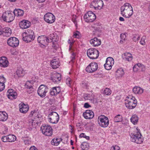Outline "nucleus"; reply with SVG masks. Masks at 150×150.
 I'll return each mask as SVG.
<instances>
[{
    "label": "nucleus",
    "mask_w": 150,
    "mask_h": 150,
    "mask_svg": "<svg viewBox=\"0 0 150 150\" xmlns=\"http://www.w3.org/2000/svg\"><path fill=\"white\" fill-rule=\"evenodd\" d=\"M73 36L75 38H79L81 37V34L79 31H76L74 33Z\"/></svg>",
    "instance_id": "nucleus-44"
},
{
    "label": "nucleus",
    "mask_w": 150,
    "mask_h": 150,
    "mask_svg": "<svg viewBox=\"0 0 150 150\" xmlns=\"http://www.w3.org/2000/svg\"><path fill=\"white\" fill-rule=\"evenodd\" d=\"M40 129L42 134L45 136H50L52 134V129L50 125H43Z\"/></svg>",
    "instance_id": "nucleus-8"
},
{
    "label": "nucleus",
    "mask_w": 150,
    "mask_h": 150,
    "mask_svg": "<svg viewBox=\"0 0 150 150\" xmlns=\"http://www.w3.org/2000/svg\"><path fill=\"white\" fill-rule=\"evenodd\" d=\"M7 96L8 98L10 99H16L17 97V93L12 89H10L8 90Z\"/></svg>",
    "instance_id": "nucleus-19"
},
{
    "label": "nucleus",
    "mask_w": 150,
    "mask_h": 150,
    "mask_svg": "<svg viewBox=\"0 0 150 150\" xmlns=\"http://www.w3.org/2000/svg\"><path fill=\"white\" fill-rule=\"evenodd\" d=\"M33 81H28L26 82L25 87V88L30 89V91L33 89Z\"/></svg>",
    "instance_id": "nucleus-34"
},
{
    "label": "nucleus",
    "mask_w": 150,
    "mask_h": 150,
    "mask_svg": "<svg viewBox=\"0 0 150 150\" xmlns=\"http://www.w3.org/2000/svg\"><path fill=\"white\" fill-rule=\"evenodd\" d=\"M90 43L93 46H98L101 44L100 40L96 38H95L90 40Z\"/></svg>",
    "instance_id": "nucleus-26"
},
{
    "label": "nucleus",
    "mask_w": 150,
    "mask_h": 150,
    "mask_svg": "<svg viewBox=\"0 0 150 150\" xmlns=\"http://www.w3.org/2000/svg\"><path fill=\"white\" fill-rule=\"evenodd\" d=\"M34 33L33 30L28 29L23 34V39L25 42L28 43L33 41L35 38Z\"/></svg>",
    "instance_id": "nucleus-3"
},
{
    "label": "nucleus",
    "mask_w": 150,
    "mask_h": 150,
    "mask_svg": "<svg viewBox=\"0 0 150 150\" xmlns=\"http://www.w3.org/2000/svg\"><path fill=\"white\" fill-rule=\"evenodd\" d=\"M98 65L96 62L91 63L86 68V71L87 72L93 73L96 71L98 69Z\"/></svg>",
    "instance_id": "nucleus-15"
},
{
    "label": "nucleus",
    "mask_w": 150,
    "mask_h": 150,
    "mask_svg": "<svg viewBox=\"0 0 150 150\" xmlns=\"http://www.w3.org/2000/svg\"><path fill=\"white\" fill-rule=\"evenodd\" d=\"M5 87V85L0 83V92L3 91Z\"/></svg>",
    "instance_id": "nucleus-54"
},
{
    "label": "nucleus",
    "mask_w": 150,
    "mask_h": 150,
    "mask_svg": "<svg viewBox=\"0 0 150 150\" xmlns=\"http://www.w3.org/2000/svg\"><path fill=\"white\" fill-rule=\"evenodd\" d=\"M130 120L132 123L135 125L137 124L138 122V117L137 115H134L132 116Z\"/></svg>",
    "instance_id": "nucleus-32"
},
{
    "label": "nucleus",
    "mask_w": 150,
    "mask_h": 150,
    "mask_svg": "<svg viewBox=\"0 0 150 150\" xmlns=\"http://www.w3.org/2000/svg\"><path fill=\"white\" fill-rule=\"evenodd\" d=\"M116 72L118 76L119 77H122L124 74L123 69L121 68L118 69Z\"/></svg>",
    "instance_id": "nucleus-39"
},
{
    "label": "nucleus",
    "mask_w": 150,
    "mask_h": 150,
    "mask_svg": "<svg viewBox=\"0 0 150 150\" xmlns=\"http://www.w3.org/2000/svg\"><path fill=\"white\" fill-rule=\"evenodd\" d=\"M141 134L139 132L136 133H132L130 135L131 141L137 144H141L143 142V139L141 137Z\"/></svg>",
    "instance_id": "nucleus-6"
},
{
    "label": "nucleus",
    "mask_w": 150,
    "mask_h": 150,
    "mask_svg": "<svg viewBox=\"0 0 150 150\" xmlns=\"http://www.w3.org/2000/svg\"><path fill=\"white\" fill-rule=\"evenodd\" d=\"M60 61L59 59L54 57L51 61V65L53 69H56L60 66Z\"/></svg>",
    "instance_id": "nucleus-18"
},
{
    "label": "nucleus",
    "mask_w": 150,
    "mask_h": 150,
    "mask_svg": "<svg viewBox=\"0 0 150 150\" xmlns=\"http://www.w3.org/2000/svg\"><path fill=\"white\" fill-rule=\"evenodd\" d=\"M111 93V91L108 88H106L103 91V93L106 95H110Z\"/></svg>",
    "instance_id": "nucleus-41"
},
{
    "label": "nucleus",
    "mask_w": 150,
    "mask_h": 150,
    "mask_svg": "<svg viewBox=\"0 0 150 150\" xmlns=\"http://www.w3.org/2000/svg\"><path fill=\"white\" fill-rule=\"evenodd\" d=\"M140 38V37L138 35H135L133 37L132 40L133 41L137 42L139 39Z\"/></svg>",
    "instance_id": "nucleus-49"
},
{
    "label": "nucleus",
    "mask_w": 150,
    "mask_h": 150,
    "mask_svg": "<svg viewBox=\"0 0 150 150\" xmlns=\"http://www.w3.org/2000/svg\"><path fill=\"white\" fill-rule=\"evenodd\" d=\"M19 25L22 29L28 28L30 26V22L27 20H23L20 22Z\"/></svg>",
    "instance_id": "nucleus-23"
},
{
    "label": "nucleus",
    "mask_w": 150,
    "mask_h": 150,
    "mask_svg": "<svg viewBox=\"0 0 150 150\" xmlns=\"http://www.w3.org/2000/svg\"><path fill=\"white\" fill-rule=\"evenodd\" d=\"M51 79L55 83H57L61 80V75L59 73L54 74L51 77Z\"/></svg>",
    "instance_id": "nucleus-22"
},
{
    "label": "nucleus",
    "mask_w": 150,
    "mask_h": 150,
    "mask_svg": "<svg viewBox=\"0 0 150 150\" xmlns=\"http://www.w3.org/2000/svg\"><path fill=\"white\" fill-rule=\"evenodd\" d=\"M2 17L3 20L6 22L12 21L15 18L14 15L12 11H7L3 13Z\"/></svg>",
    "instance_id": "nucleus-4"
},
{
    "label": "nucleus",
    "mask_w": 150,
    "mask_h": 150,
    "mask_svg": "<svg viewBox=\"0 0 150 150\" xmlns=\"http://www.w3.org/2000/svg\"><path fill=\"white\" fill-rule=\"evenodd\" d=\"M15 74L17 77H19L23 76L24 75V72L23 69L20 68L17 70Z\"/></svg>",
    "instance_id": "nucleus-29"
},
{
    "label": "nucleus",
    "mask_w": 150,
    "mask_h": 150,
    "mask_svg": "<svg viewBox=\"0 0 150 150\" xmlns=\"http://www.w3.org/2000/svg\"><path fill=\"white\" fill-rule=\"evenodd\" d=\"M44 19L47 23H52L55 21V17L52 13H48L45 15Z\"/></svg>",
    "instance_id": "nucleus-13"
},
{
    "label": "nucleus",
    "mask_w": 150,
    "mask_h": 150,
    "mask_svg": "<svg viewBox=\"0 0 150 150\" xmlns=\"http://www.w3.org/2000/svg\"><path fill=\"white\" fill-rule=\"evenodd\" d=\"M7 114L5 112H0V121L4 122L8 119Z\"/></svg>",
    "instance_id": "nucleus-27"
},
{
    "label": "nucleus",
    "mask_w": 150,
    "mask_h": 150,
    "mask_svg": "<svg viewBox=\"0 0 150 150\" xmlns=\"http://www.w3.org/2000/svg\"><path fill=\"white\" fill-rule=\"evenodd\" d=\"M38 41L41 44L44 45L47 42H52V40L44 35H41L38 37Z\"/></svg>",
    "instance_id": "nucleus-16"
},
{
    "label": "nucleus",
    "mask_w": 150,
    "mask_h": 150,
    "mask_svg": "<svg viewBox=\"0 0 150 150\" xmlns=\"http://www.w3.org/2000/svg\"><path fill=\"white\" fill-rule=\"evenodd\" d=\"M103 3L102 0H94L91 3V7H93L95 10H100L103 6Z\"/></svg>",
    "instance_id": "nucleus-12"
},
{
    "label": "nucleus",
    "mask_w": 150,
    "mask_h": 150,
    "mask_svg": "<svg viewBox=\"0 0 150 150\" xmlns=\"http://www.w3.org/2000/svg\"><path fill=\"white\" fill-rule=\"evenodd\" d=\"M89 146L88 144L86 142H83L81 145V148L82 150H87Z\"/></svg>",
    "instance_id": "nucleus-37"
},
{
    "label": "nucleus",
    "mask_w": 150,
    "mask_h": 150,
    "mask_svg": "<svg viewBox=\"0 0 150 150\" xmlns=\"http://www.w3.org/2000/svg\"><path fill=\"white\" fill-rule=\"evenodd\" d=\"M4 32V35L6 37H8L10 36L12 33L11 28L8 27L6 28Z\"/></svg>",
    "instance_id": "nucleus-35"
},
{
    "label": "nucleus",
    "mask_w": 150,
    "mask_h": 150,
    "mask_svg": "<svg viewBox=\"0 0 150 150\" xmlns=\"http://www.w3.org/2000/svg\"><path fill=\"white\" fill-rule=\"evenodd\" d=\"M137 101L134 97L129 95L126 98L125 100L126 107L128 108L132 109L136 106Z\"/></svg>",
    "instance_id": "nucleus-2"
},
{
    "label": "nucleus",
    "mask_w": 150,
    "mask_h": 150,
    "mask_svg": "<svg viewBox=\"0 0 150 150\" xmlns=\"http://www.w3.org/2000/svg\"><path fill=\"white\" fill-rule=\"evenodd\" d=\"M141 65V64H138L135 65L133 67V71H137Z\"/></svg>",
    "instance_id": "nucleus-47"
},
{
    "label": "nucleus",
    "mask_w": 150,
    "mask_h": 150,
    "mask_svg": "<svg viewBox=\"0 0 150 150\" xmlns=\"http://www.w3.org/2000/svg\"><path fill=\"white\" fill-rule=\"evenodd\" d=\"M6 81V79L3 76H0V83L5 85L4 83Z\"/></svg>",
    "instance_id": "nucleus-48"
},
{
    "label": "nucleus",
    "mask_w": 150,
    "mask_h": 150,
    "mask_svg": "<svg viewBox=\"0 0 150 150\" xmlns=\"http://www.w3.org/2000/svg\"><path fill=\"white\" fill-rule=\"evenodd\" d=\"M120 148L118 146H113L111 148L110 150H120Z\"/></svg>",
    "instance_id": "nucleus-52"
},
{
    "label": "nucleus",
    "mask_w": 150,
    "mask_h": 150,
    "mask_svg": "<svg viewBox=\"0 0 150 150\" xmlns=\"http://www.w3.org/2000/svg\"><path fill=\"white\" fill-rule=\"evenodd\" d=\"M8 141L9 142H13L16 139V136L13 135H9L8 136Z\"/></svg>",
    "instance_id": "nucleus-38"
},
{
    "label": "nucleus",
    "mask_w": 150,
    "mask_h": 150,
    "mask_svg": "<svg viewBox=\"0 0 150 150\" xmlns=\"http://www.w3.org/2000/svg\"><path fill=\"white\" fill-rule=\"evenodd\" d=\"M124 59L128 61H131L133 58L132 55L129 52H125L123 56Z\"/></svg>",
    "instance_id": "nucleus-28"
},
{
    "label": "nucleus",
    "mask_w": 150,
    "mask_h": 150,
    "mask_svg": "<svg viewBox=\"0 0 150 150\" xmlns=\"http://www.w3.org/2000/svg\"><path fill=\"white\" fill-rule=\"evenodd\" d=\"M121 14L124 17L129 18L133 14V10L131 5L126 3L120 8Z\"/></svg>",
    "instance_id": "nucleus-1"
},
{
    "label": "nucleus",
    "mask_w": 150,
    "mask_h": 150,
    "mask_svg": "<svg viewBox=\"0 0 150 150\" xmlns=\"http://www.w3.org/2000/svg\"><path fill=\"white\" fill-rule=\"evenodd\" d=\"M20 111L23 113H25L28 111L29 109L28 105H25L23 103L22 104H20L19 105Z\"/></svg>",
    "instance_id": "nucleus-25"
},
{
    "label": "nucleus",
    "mask_w": 150,
    "mask_h": 150,
    "mask_svg": "<svg viewBox=\"0 0 150 150\" xmlns=\"http://www.w3.org/2000/svg\"><path fill=\"white\" fill-rule=\"evenodd\" d=\"M24 142L25 144L28 145L30 144V142L28 139H27L24 140Z\"/></svg>",
    "instance_id": "nucleus-56"
},
{
    "label": "nucleus",
    "mask_w": 150,
    "mask_h": 150,
    "mask_svg": "<svg viewBox=\"0 0 150 150\" xmlns=\"http://www.w3.org/2000/svg\"><path fill=\"white\" fill-rule=\"evenodd\" d=\"M61 141L60 138H54L52 140L51 144L53 145L57 146L59 144Z\"/></svg>",
    "instance_id": "nucleus-36"
},
{
    "label": "nucleus",
    "mask_w": 150,
    "mask_h": 150,
    "mask_svg": "<svg viewBox=\"0 0 150 150\" xmlns=\"http://www.w3.org/2000/svg\"><path fill=\"white\" fill-rule=\"evenodd\" d=\"M48 90V88L47 86L41 85L38 88V93L41 97L43 98L46 96V93Z\"/></svg>",
    "instance_id": "nucleus-11"
},
{
    "label": "nucleus",
    "mask_w": 150,
    "mask_h": 150,
    "mask_svg": "<svg viewBox=\"0 0 150 150\" xmlns=\"http://www.w3.org/2000/svg\"><path fill=\"white\" fill-rule=\"evenodd\" d=\"M74 24H75V26H76V27H77V21L76 20H74Z\"/></svg>",
    "instance_id": "nucleus-64"
},
{
    "label": "nucleus",
    "mask_w": 150,
    "mask_h": 150,
    "mask_svg": "<svg viewBox=\"0 0 150 150\" xmlns=\"http://www.w3.org/2000/svg\"><path fill=\"white\" fill-rule=\"evenodd\" d=\"M120 43H124L126 40V35L125 34H121L120 35Z\"/></svg>",
    "instance_id": "nucleus-40"
},
{
    "label": "nucleus",
    "mask_w": 150,
    "mask_h": 150,
    "mask_svg": "<svg viewBox=\"0 0 150 150\" xmlns=\"http://www.w3.org/2000/svg\"><path fill=\"white\" fill-rule=\"evenodd\" d=\"M84 107L86 108H88L89 107H91L90 105L88 103H86L84 104Z\"/></svg>",
    "instance_id": "nucleus-58"
},
{
    "label": "nucleus",
    "mask_w": 150,
    "mask_h": 150,
    "mask_svg": "<svg viewBox=\"0 0 150 150\" xmlns=\"http://www.w3.org/2000/svg\"><path fill=\"white\" fill-rule=\"evenodd\" d=\"M97 24H95V25L94 26V27L95 28V30L96 31H99V30L100 29L99 27H98L97 28Z\"/></svg>",
    "instance_id": "nucleus-59"
},
{
    "label": "nucleus",
    "mask_w": 150,
    "mask_h": 150,
    "mask_svg": "<svg viewBox=\"0 0 150 150\" xmlns=\"http://www.w3.org/2000/svg\"><path fill=\"white\" fill-rule=\"evenodd\" d=\"M5 130L4 131V134H6V132H7L8 130L7 128L6 127H5Z\"/></svg>",
    "instance_id": "nucleus-63"
},
{
    "label": "nucleus",
    "mask_w": 150,
    "mask_h": 150,
    "mask_svg": "<svg viewBox=\"0 0 150 150\" xmlns=\"http://www.w3.org/2000/svg\"><path fill=\"white\" fill-rule=\"evenodd\" d=\"M83 115L86 119H91L94 116L93 112L91 110H87L83 113Z\"/></svg>",
    "instance_id": "nucleus-20"
},
{
    "label": "nucleus",
    "mask_w": 150,
    "mask_h": 150,
    "mask_svg": "<svg viewBox=\"0 0 150 150\" xmlns=\"http://www.w3.org/2000/svg\"><path fill=\"white\" fill-rule=\"evenodd\" d=\"M30 117H32L34 119L36 118L37 117V116H38V113L35 111H32L29 115Z\"/></svg>",
    "instance_id": "nucleus-42"
},
{
    "label": "nucleus",
    "mask_w": 150,
    "mask_h": 150,
    "mask_svg": "<svg viewBox=\"0 0 150 150\" xmlns=\"http://www.w3.org/2000/svg\"><path fill=\"white\" fill-rule=\"evenodd\" d=\"M119 20L121 21H125L124 18L122 17H120L119 18Z\"/></svg>",
    "instance_id": "nucleus-62"
},
{
    "label": "nucleus",
    "mask_w": 150,
    "mask_h": 150,
    "mask_svg": "<svg viewBox=\"0 0 150 150\" xmlns=\"http://www.w3.org/2000/svg\"><path fill=\"white\" fill-rule=\"evenodd\" d=\"M122 120V115L118 114L115 116L113 119L114 122H120Z\"/></svg>",
    "instance_id": "nucleus-33"
},
{
    "label": "nucleus",
    "mask_w": 150,
    "mask_h": 150,
    "mask_svg": "<svg viewBox=\"0 0 150 150\" xmlns=\"http://www.w3.org/2000/svg\"><path fill=\"white\" fill-rule=\"evenodd\" d=\"M79 137H84L87 140H89V137L88 136H86L85 134L84 133H82L80 134L79 135Z\"/></svg>",
    "instance_id": "nucleus-50"
},
{
    "label": "nucleus",
    "mask_w": 150,
    "mask_h": 150,
    "mask_svg": "<svg viewBox=\"0 0 150 150\" xmlns=\"http://www.w3.org/2000/svg\"><path fill=\"white\" fill-rule=\"evenodd\" d=\"M88 56L91 59H95L98 57L99 52L95 48H90L87 52Z\"/></svg>",
    "instance_id": "nucleus-7"
},
{
    "label": "nucleus",
    "mask_w": 150,
    "mask_h": 150,
    "mask_svg": "<svg viewBox=\"0 0 150 150\" xmlns=\"http://www.w3.org/2000/svg\"><path fill=\"white\" fill-rule=\"evenodd\" d=\"M71 61L73 62L74 60V59L76 55V53L74 52H73L71 51Z\"/></svg>",
    "instance_id": "nucleus-51"
},
{
    "label": "nucleus",
    "mask_w": 150,
    "mask_h": 150,
    "mask_svg": "<svg viewBox=\"0 0 150 150\" xmlns=\"http://www.w3.org/2000/svg\"><path fill=\"white\" fill-rule=\"evenodd\" d=\"M74 42V41H72L71 42V43L70 44L69 46V50H71L72 46V45L73 44Z\"/></svg>",
    "instance_id": "nucleus-60"
},
{
    "label": "nucleus",
    "mask_w": 150,
    "mask_h": 150,
    "mask_svg": "<svg viewBox=\"0 0 150 150\" xmlns=\"http://www.w3.org/2000/svg\"><path fill=\"white\" fill-rule=\"evenodd\" d=\"M146 37L145 36H143L142 37L141 40L140 41V43L142 45H145V40Z\"/></svg>",
    "instance_id": "nucleus-46"
},
{
    "label": "nucleus",
    "mask_w": 150,
    "mask_h": 150,
    "mask_svg": "<svg viewBox=\"0 0 150 150\" xmlns=\"http://www.w3.org/2000/svg\"><path fill=\"white\" fill-rule=\"evenodd\" d=\"M84 19L87 22H93L96 19L95 14L91 11H88L83 16Z\"/></svg>",
    "instance_id": "nucleus-10"
},
{
    "label": "nucleus",
    "mask_w": 150,
    "mask_h": 150,
    "mask_svg": "<svg viewBox=\"0 0 150 150\" xmlns=\"http://www.w3.org/2000/svg\"><path fill=\"white\" fill-rule=\"evenodd\" d=\"M72 82V81L69 77H67L66 79V83L68 86H70Z\"/></svg>",
    "instance_id": "nucleus-45"
},
{
    "label": "nucleus",
    "mask_w": 150,
    "mask_h": 150,
    "mask_svg": "<svg viewBox=\"0 0 150 150\" xmlns=\"http://www.w3.org/2000/svg\"><path fill=\"white\" fill-rule=\"evenodd\" d=\"M133 92L136 94H141L143 92V89L140 87H134L133 89Z\"/></svg>",
    "instance_id": "nucleus-31"
},
{
    "label": "nucleus",
    "mask_w": 150,
    "mask_h": 150,
    "mask_svg": "<svg viewBox=\"0 0 150 150\" xmlns=\"http://www.w3.org/2000/svg\"><path fill=\"white\" fill-rule=\"evenodd\" d=\"M8 136H4L2 137L1 138V140L2 141L4 142H8Z\"/></svg>",
    "instance_id": "nucleus-53"
},
{
    "label": "nucleus",
    "mask_w": 150,
    "mask_h": 150,
    "mask_svg": "<svg viewBox=\"0 0 150 150\" xmlns=\"http://www.w3.org/2000/svg\"><path fill=\"white\" fill-rule=\"evenodd\" d=\"M8 62L7 58L3 57L0 58V66L1 67H7L8 65Z\"/></svg>",
    "instance_id": "nucleus-21"
},
{
    "label": "nucleus",
    "mask_w": 150,
    "mask_h": 150,
    "mask_svg": "<svg viewBox=\"0 0 150 150\" xmlns=\"http://www.w3.org/2000/svg\"><path fill=\"white\" fill-rule=\"evenodd\" d=\"M34 120L32 119V118L29 120V126L30 128L32 129L35 125V122H34Z\"/></svg>",
    "instance_id": "nucleus-43"
},
{
    "label": "nucleus",
    "mask_w": 150,
    "mask_h": 150,
    "mask_svg": "<svg viewBox=\"0 0 150 150\" xmlns=\"http://www.w3.org/2000/svg\"><path fill=\"white\" fill-rule=\"evenodd\" d=\"M48 118L50 122L52 124H57L59 121V116L56 112H52L49 114Z\"/></svg>",
    "instance_id": "nucleus-9"
},
{
    "label": "nucleus",
    "mask_w": 150,
    "mask_h": 150,
    "mask_svg": "<svg viewBox=\"0 0 150 150\" xmlns=\"http://www.w3.org/2000/svg\"><path fill=\"white\" fill-rule=\"evenodd\" d=\"M81 86L83 88H86L87 86V84L86 83L84 82L82 83Z\"/></svg>",
    "instance_id": "nucleus-55"
},
{
    "label": "nucleus",
    "mask_w": 150,
    "mask_h": 150,
    "mask_svg": "<svg viewBox=\"0 0 150 150\" xmlns=\"http://www.w3.org/2000/svg\"><path fill=\"white\" fill-rule=\"evenodd\" d=\"M60 87H54L52 88L50 91V94L52 96H55L61 92Z\"/></svg>",
    "instance_id": "nucleus-24"
},
{
    "label": "nucleus",
    "mask_w": 150,
    "mask_h": 150,
    "mask_svg": "<svg viewBox=\"0 0 150 150\" xmlns=\"http://www.w3.org/2000/svg\"><path fill=\"white\" fill-rule=\"evenodd\" d=\"M19 40L16 37H12L9 38L7 40L8 44L12 47H16L19 44Z\"/></svg>",
    "instance_id": "nucleus-14"
},
{
    "label": "nucleus",
    "mask_w": 150,
    "mask_h": 150,
    "mask_svg": "<svg viewBox=\"0 0 150 150\" xmlns=\"http://www.w3.org/2000/svg\"><path fill=\"white\" fill-rule=\"evenodd\" d=\"M99 125L103 127H107L109 125V120L107 117L104 115H101L98 118Z\"/></svg>",
    "instance_id": "nucleus-5"
},
{
    "label": "nucleus",
    "mask_w": 150,
    "mask_h": 150,
    "mask_svg": "<svg viewBox=\"0 0 150 150\" xmlns=\"http://www.w3.org/2000/svg\"><path fill=\"white\" fill-rule=\"evenodd\" d=\"M90 95L89 94H88V95H87V97H88V98L89 100H92L93 98V97L91 95V97H90Z\"/></svg>",
    "instance_id": "nucleus-61"
},
{
    "label": "nucleus",
    "mask_w": 150,
    "mask_h": 150,
    "mask_svg": "<svg viewBox=\"0 0 150 150\" xmlns=\"http://www.w3.org/2000/svg\"><path fill=\"white\" fill-rule=\"evenodd\" d=\"M114 64L113 59L110 57H108L106 60V63L104 65L105 69L107 70H110Z\"/></svg>",
    "instance_id": "nucleus-17"
},
{
    "label": "nucleus",
    "mask_w": 150,
    "mask_h": 150,
    "mask_svg": "<svg viewBox=\"0 0 150 150\" xmlns=\"http://www.w3.org/2000/svg\"><path fill=\"white\" fill-rule=\"evenodd\" d=\"M30 150H38V149L34 146H33L30 147Z\"/></svg>",
    "instance_id": "nucleus-57"
},
{
    "label": "nucleus",
    "mask_w": 150,
    "mask_h": 150,
    "mask_svg": "<svg viewBox=\"0 0 150 150\" xmlns=\"http://www.w3.org/2000/svg\"><path fill=\"white\" fill-rule=\"evenodd\" d=\"M13 13L14 16H22L24 14L23 11L19 9L14 10Z\"/></svg>",
    "instance_id": "nucleus-30"
}]
</instances>
